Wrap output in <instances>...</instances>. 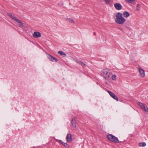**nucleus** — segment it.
Masks as SVG:
<instances>
[{"label":"nucleus","mask_w":148,"mask_h":148,"mask_svg":"<svg viewBox=\"0 0 148 148\" xmlns=\"http://www.w3.org/2000/svg\"><path fill=\"white\" fill-rule=\"evenodd\" d=\"M116 76L115 75H113L112 76V79L113 80H115L116 79Z\"/></svg>","instance_id":"21"},{"label":"nucleus","mask_w":148,"mask_h":148,"mask_svg":"<svg viewBox=\"0 0 148 148\" xmlns=\"http://www.w3.org/2000/svg\"><path fill=\"white\" fill-rule=\"evenodd\" d=\"M56 140L58 142H60L62 144V143L63 142H62L61 140H58V139H56Z\"/></svg>","instance_id":"23"},{"label":"nucleus","mask_w":148,"mask_h":148,"mask_svg":"<svg viewBox=\"0 0 148 148\" xmlns=\"http://www.w3.org/2000/svg\"><path fill=\"white\" fill-rule=\"evenodd\" d=\"M7 14L13 20H14V19L16 17L14 14L12 15V14L10 13H8Z\"/></svg>","instance_id":"13"},{"label":"nucleus","mask_w":148,"mask_h":148,"mask_svg":"<svg viewBox=\"0 0 148 148\" xmlns=\"http://www.w3.org/2000/svg\"><path fill=\"white\" fill-rule=\"evenodd\" d=\"M107 138L110 140L115 143H118L119 141L118 138L112 134H109L107 136Z\"/></svg>","instance_id":"2"},{"label":"nucleus","mask_w":148,"mask_h":148,"mask_svg":"<svg viewBox=\"0 0 148 148\" xmlns=\"http://www.w3.org/2000/svg\"><path fill=\"white\" fill-rule=\"evenodd\" d=\"M33 36L36 38H38L40 37L41 36L40 33L38 32H34L33 34Z\"/></svg>","instance_id":"9"},{"label":"nucleus","mask_w":148,"mask_h":148,"mask_svg":"<svg viewBox=\"0 0 148 148\" xmlns=\"http://www.w3.org/2000/svg\"><path fill=\"white\" fill-rule=\"evenodd\" d=\"M71 123L73 126L76 128H77V127L76 126V121L75 118H73L71 121Z\"/></svg>","instance_id":"10"},{"label":"nucleus","mask_w":148,"mask_h":148,"mask_svg":"<svg viewBox=\"0 0 148 148\" xmlns=\"http://www.w3.org/2000/svg\"><path fill=\"white\" fill-rule=\"evenodd\" d=\"M62 144L67 148H68L69 147V145L67 143H65L63 142L62 143Z\"/></svg>","instance_id":"18"},{"label":"nucleus","mask_w":148,"mask_h":148,"mask_svg":"<svg viewBox=\"0 0 148 148\" xmlns=\"http://www.w3.org/2000/svg\"><path fill=\"white\" fill-rule=\"evenodd\" d=\"M14 21H16L18 24V26L20 27H24V24L22 23L21 21L19 20V19H17L16 17L14 19Z\"/></svg>","instance_id":"7"},{"label":"nucleus","mask_w":148,"mask_h":148,"mask_svg":"<svg viewBox=\"0 0 148 148\" xmlns=\"http://www.w3.org/2000/svg\"><path fill=\"white\" fill-rule=\"evenodd\" d=\"M126 1L129 2V0H125Z\"/></svg>","instance_id":"27"},{"label":"nucleus","mask_w":148,"mask_h":148,"mask_svg":"<svg viewBox=\"0 0 148 148\" xmlns=\"http://www.w3.org/2000/svg\"><path fill=\"white\" fill-rule=\"evenodd\" d=\"M136 10L137 11H139L140 10V5L139 4H138L137 5L136 7Z\"/></svg>","instance_id":"19"},{"label":"nucleus","mask_w":148,"mask_h":148,"mask_svg":"<svg viewBox=\"0 0 148 148\" xmlns=\"http://www.w3.org/2000/svg\"><path fill=\"white\" fill-rule=\"evenodd\" d=\"M138 104L148 114V108L146 105L140 102H138Z\"/></svg>","instance_id":"4"},{"label":"nucleus","mask_w":148,"mask_h":148,"mask_svg":"<svg viewBox=\"0 0 148 148\" xmlns=\"http://www.w3.org/2000/svg\"><path fill=\"white\" fill-rule=\"evenodd\" d=\"M116 17L115 21L118 24H123L125 21V19L123 17L122 14L120 12H118L116 15Z\"/></svg>","instance_id":"1"},{"label":"nucleus","mask_w":148,"mask_h":148,"mask_svg":"<svg viewBox=\"0 0 148 148\" xmlns=\"http://www.w3.org/2000/svg\"><path fill=\"white\" fill-rule=\"evenodd\" d=\"M123 15L124 17L126 18L128 17L130 15L129 12L127 11H125L124 12L123 14Z\"/></svg>","instance_id":"14"},{"label":"nucleus","mask_w":148,"mask_h":148,"mask_svg":"<svg viewBox=\"0 0 148 148\" xmlns=\"http://www.w3.org/2000/svg\"><path fill=\"white\" fill-rule=\"evenodd\" d=\"M80 64H81L82 65V66L83 67H85L86 65V64H84V63L82 62H80Z\"/></svg>","instance_id":"20"},{"label":"nucleus","mask_w":148,"mask_h":148,"mask_svg":"<svg viewBox=\"0 0 148 148\" xmlns=\"http://www.w3.org/2000/svg\"><path fill=\"white\" fill-rule=\"evenodd\" d=\"M111 0H104L105 1L106 3L108 4L109 3Z\"/></svg>","instance_id":"22"},{"label":"nucleus","mask_w":148,"mask_h":148,"mask_svg":"<svg viewBox=\"0 0 148 148\" xmlns=\"http://www.w3.org/2000/svg\"><path fill=\"white\" fill-rule=\"evenodd\" d=\"M146 145V144L145 142H142L140 143L139 144V145L141 147H144Z\"/></svg>","instance_id":"17"},{"label":"nucleus","mask_w":148,"mask_h":148,"mask_svg":"<svg viewBox=\"0 0 148 148\" xmlns=\"http://www.w3.org/2000/svg\"><path fill=\"white\" fill-rule=\"evenodd\" d=\"M47 56L49 59L52 62H56L58 61V59L56 58L49 54H47Z\"/></svg>","instance_id":"5"},{"label":"nucleus","mask_w":148,"mask_h":148,"mask_svg":"<svg viewBox=\"0 0 148 148\" xmlns=\"http://www.w3.org/2000/svg\"><path fill=\"white\" fill-rule=\"evenodd\" d=\"M65 19L66 21H68L70 23H75L74 21L72 19L68 18H66Z\"/></svg>","instance_id":"16"},{"label":"nucleus","mask_w":148,"mask_h":148,"mask_svg":"<svg viewBox=\"0 0 148 148\" xmlns=\"http://www.w3.org/2000/svg\"><path fill=\"white\" fill-rule=\"evenodd\" d=\"M94 35H96V33H95V32H94Z\"/></svg>","instance_id":"26"},{"label":"nucleus","mask_w":148,"mask_h":148,"mask_svg":"<svg viewBox=\"0 0 148 148\" xmlns=\"http://www.w3.org/2000/svg\"><path fill=\"white\" fill-rule=\"evenodd\" d=\"M138 70L139 72L142 77H143L145 76V71L143 69H141L139 68Z\"/></svg>","instance_id":"12"},{"label":"nucleus","mask_w":148,"mask_h":148,"mask_svg":"<svg viewBox=\"0 0 148 148\" xmlns=\"http://www.w3.org/2000/svg\"><path fill=\"white\" fill-rule=\"evenodd\" d=\"M122 142H122L121 141H119V143H122Z\"/></svg>","instance_id":"28"},{"label":"nucleus","mask_w":148,"mask_h":148,"mask_svg":"<svg viewBox=\"0 0 148 148\" xmlns=\"http://www.w3.org/2000/svg\"><path fill=\"white\" fill-rule=\"evenodd\" d=\"M114 6L115 8L117 10H120L122 8V6L120 3H119L114 4Z\"/></svg>","instance_id":"8"},{"label":"nucleus","mask_w":148,"mask_h":148,"mask_svg":"<svg viewBox=\"0 0 148 148\" xmlns=\"http://www.w3.org/2000/svg\"><path fill=\"white\" fill-rule=\"evenodd\" d=\"M103 73V75L104 78L106 79H108L110 78L111 74L109 72L108 69H105L103 70L102 71Z\"/></svg>","instance_id":"3"},{"label":"nucleus","mask_w":148,"mask_h":148,"mask_svg":"<svg viewBox=\"0 0 148 148\" xmlns=\"http://www.w3.org/2000/svg\"><path fill=\"white\" fill-rule=\"evenodd\" d=\"M58 54H59L61 55L62 56L64 57H65L66 56V54L62 51H58Z\"/></svg>","instance_id":"15"},{"label":"nucleus","mask_w":148,"mask_h":148,"mask_svg":"<svg viewBox=\"0 0 148 148\" xmlns=\"http://www.w3.org/2000/svg\"><path fill=\"white\" fill-rule=\"evenodd\" d=\"M108 92L113 98L116 100L117 101H119V99L114 94L110 91H108Z\"/></svg>","instance_id":"6"},{"label":"nucleus","mask_w":148,"mask_h":148,"mask_svg":"<svg viewBox=\"0 0 148 148\" xmlns=\"http://www.w3.org/2000/svg\"><path fill=\"white\" fill-rule=\"evenodd\" d=\"M76 62L77 63L79 64H80V62H81V61L79 60H77Z\"/></svg>","instance_id":"24"},{"label":"nucleus","mask_w":148,"mask_h":148,"mask_svg":"<svg viewBox=\"0 0 148 148\" xmlns=\"http://www.w3.org/2000/svg\"><path fill=\"white\" fill-rule=\"evenodd\" d=\"M66 139L67 142H70L72 140V135L70 134H68L66 137Z\"/></svg>","instance_id":"11"},{"label":"nucleus","mask_w":148,"mask_h":148,"mask_svg":"<svg viewBox=\"0 0 148 148\" xmlns=\"http://www.w3.org/2000/svg\"><path fill=\"white\" fill-rule=\"evenodd\" d=\"M135 0H129V2L132 3Z\"/></svg>","instance_id":"25"}]
</instances>
